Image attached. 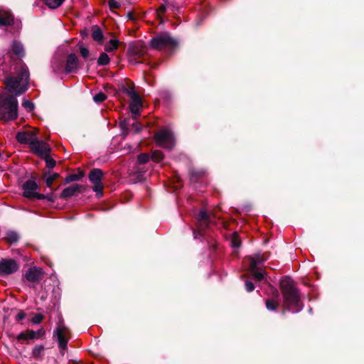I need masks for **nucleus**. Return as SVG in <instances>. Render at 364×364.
<instances>
[{
  "label": "nucleus",
  "mask_w": 364,
  "mask_h": 364,
  "mask_svg": "<svg viewBox=\"0 0 364 364\" xmlns=\"http://www.w3.org/2000/svg\"><path fill=\"white\" fill-rule=\"evenodd\" d=\"M11 53L21 60L24 56V50L23 46L18 42H14L11 48Z\"/></svg>",
  "instance_id": "21"
},
{
  "label": "nucleus",
  "mask_w": 364,
  "mask_h": 364,
  "mask_svg": "<svg viewBox=\"0 0 364 364\" xmlns=\"http://www.w3.org/2000/svg\"><path fill=\"white\" fill-rule=\"evenodd\" d=\"M129 53L131 60H136L142 58L146 53V48L141 43H132L129 47Z\"/></svg>",
  "instance_id": "13"
},
{
  "label": "nucleus",
  "mask_w": 364,
  "mask_h": 364,
  "mask_svg": "<svg viewBox=\"0 0 364 364\" xmlns=\"http://www.w3.org/2000/svg\"><path fill=\"white\" fill-rule=\"evenodd\" d=\"M156 142L159 146L171 149L174 145L173 134L168 129H161L154 136Z\"/></svg>",
  "instance_id": "5"
},
{
  "label": "nucleus",
  "mask_w": 364,
  "mask_h": 364,
  "mask_svg": "<svg viewBox=\"0 0 364 364\" xmlns=\"http://www.w3.org/2000/svg\"><path fill=\"white\" fill-rule=\"evenodd\" d=\"M43 1L49 8L56 9L63 3L64 0H43Z\"/></svg>",
  "instance_id": "27"
},
{
  "label": "nucleus",
  "mask_w": 364,
  "mask_h": 364,
  "mask_svg": "<svg viewBox=\"0 0 364 364\" xmlns=\"http://www.w3.org/2000/svg\"><path fill=\"white\" fill-rule=\"evenodd\" d=\"M18 239L19 236L18 233L14 231L8 232L5 237V240L10 244L16 242L18 240Z\"/></svg>",
  "instance_id": "25"
},
{
  "label": "nucleus",
  "mask_w": 364,
  "mask_h": 364,
  "mask_svg": "<svg viewBox=\"0 0 364 364\" xmlns=\"http://www.w3.org/2000/svg\"><path fill=\"white\" fill-rule=\"evenodd\" d=\"M149 156L146 154H141L138 156V161L139 164H146L148 162Z\"/></svg>",
  "instance_id": "33"
},
{
  "label": "nucleus",
  "mask_w": 364,
  "mask_h": 364,
  "mask_svg": "<svg viewBox=\"0 0 364 364\" xmlns=\"http://www.w3.org/2000/svg\"><path fill=\"white\" fill-rule=\"evenodd\" d=\"M43 275V272L41 268L36 267H31L26 273V278L28 281L35 282L39 281Z\"/></svg>",
  "instance_id": "14"
},
{
  "label": "nucleus",
  "mask_w": 364,
  "mask_h": 364,
  "mask_svg": "<svg viewBox=\"0 0 364 364\" xmlns=\"http://www.w3.org/2000/svg\"><path fill=\"white\" fill-rule=\"evenodd\" d=\"M103 176V172L101 169L95 168L92 169L89 173V179L93 184L92 189L96 193L97 197L100 198L103 195V185L102 183V178Z\"/></svg>",
  "instance_id": "7"
},
{
  "label": "nucleus",
  "mask_w": 364,
  "mask_h": 364,
  "mask_svg": "<svg viewBox=\"0 0 364 364\" xmlns=\"http://www.w3.org/2000/svg\"><path fill=\"white\" fill-rule=\"evenodd\" d=\"M107 96L105 94H104L103 92H99L94 96L93 100L95 102L100 103L105 100Z\"/></svg>",
  "instance_id": "29"
},
{
  "label": "nucleus",
  "mask_w": 364,
  "mask_h": 364,
  "mask_svg": "<svg viewBox=\"0 0 364 364\" xmlns=\"http://www.w3.org/2000/svg\"><path fill=\"white\" fill-rule=\"evenodd\" d=\"M250 262L249 268L250 271H254L257 269V264L262 262L267 259V257L264 255L261 256L259 255L255 256V257H250L247 258Z\"/></svg>",
  "instance_id": "20"
},
{
  "label": "nucleus",
  "mask_w": 364,
  "mask_h": 364,
  "mask_svg": "<svg viewBox=\"0 0 364 364\" xmlns=\"http://www.w3.org/2000/svg\"><path fill=\"white\" fill-rule=\"evenodd\" d=\"M176 45V41L166 33L159 34L151 41V46L153 48L158 50L174 47Z\"/></svg>",
  "instance_id": "4"
},
{
  "label": "nucleus",
  "mask_w": 364,
  "mask_h": 364,
  "mask_svg": "<svg viewBox=\"0 0 364 364\" xmlns=\"http://www.w3.org/2000/svg\"><path fill=\"white\" fill-rule=\"evenodd\" d=\"M163 1H164L165 3L167 1V0H162Z\"/></svg>",
  "instance_id": "44"
},
{
  "label": "nucleus",
  "mask_w": 364,
  "mask_h": 364,
  "mask_svg": "<svg viewBox=\"0 0 364 364\" xmlns=\"http://www.w3.org/2000/svg\"><path fill=\"white\" fill-rule=\"evenodd\" d=\"M29 73L25 65H20L18 76L9 77L5 80L6 89L10 93L19 95L28 89Z\"/></svg>",
  "instance_id": "2"
},
{
  "label": "nucleus",
  "mask_w": 364,
  "mask_h": 364,
  "mask_svg": "<svg viewBox=\"0 0 364 364\" xmlns=\"http://www.w3.org/2000/svg\"><path fill=\"white\" fill-rule=\"evenodd\" d=\"M163 158H164V155H163V153L161 151L156 150V151H154L152 152L151 159L154 161H155L156 162H159L161 160H162Z\"/></svg>",
  "instance_id": "28"
},
{
  "label": "nucleus",
  "mask_w": 364,
  "mask_h": 364,
  "mask_svg": "<svg viewBox=\"0 0 364 364\" xmlns=\"http://www.w3.org/2000/svg\"><path fill=\"white\" fill-rule=\"evenodd\" d=\"M120 44L121 43L119 41L117 38H113L105 44V51L107 53L114 52L118 49Z\"/></svg>",
  "instance_id": "19"
},
{
  "label": "nucleus",
  "mask_w": 364,
  "mask_h": 364,
  "mask_svg": "<svg viewBox=\"0 0 364 364\" xmlns=\"http://www.w3.org/2000/svg\"><path fill=\"white\" fill-rule=\"evenodd\" d=\"M126 93L131 99L129 109L131 112L134 115V118L140 114V111L142 108V102L139 95L135 92L134 87H129L126 89Z\"/></svg>",
  "instance_id": "6"
},
{
  "label": "nucleus",
  "mask_w": 364,
  "mask_h": 364,
  "mask_svg": "<svg viewBox=\"0 0 364 364\" xmlns=\"http://www.w3.org/2000/svg\"><path fill=\"white\" fill-rule=\"evenodd\" d=\"M55 333L58 337L59 347L62 349H65L68 342L70 338V330L63 323H59L56 328Z\"/></svg>",
  "instance_id": "9"
},
{
  "label": "nucleus",
  "mask_w": 364,
  "mask_h": 364,
  "mask_svg": "<svg viewBox=\"0 0 364 364\" xmlns=\"http://www.w3.org/2000/svg\"><path fill=\"white\" fill-rule=\"evenodd\" d=\"M38 186L34 181H27L23 185V196L26 198H36L38 199L44 198V196L36 192Z\"/></svg>",
  "instance_id": "10"
},
{
  "label": "nucleus",
  "mask_w": 364,
  "mask_h": 364,
  "mask_svg": "<svg viewBox=\"0 0 364 364\" xmlns=\"http://www.w3.org/2000/svg\"><path fill=\"white\" fill-rule=\"evenodd\" d=\"M232 245L235 247H238L241 245V241L240 238L238 237V235L235 233L232 235V240H231Z\"/></svg>",
  "instance_id": "30"
},
{
  "label": "nucleus",
  "mask_w": 364,
  "mask_h": 364,
  "mask_svg": "<svg viewBox=\"0 0 364 364\" xmlns=\"http://www.w3.org/2000/svg\"><path fill=\"white\" fill-rule=\"evenodd\" d=\"M108 3L111 9H114L119 7V3L115 0H109Z\"/></svg>",
  "instance_id": "37"
},
{
  "label": "nucleus",
  "mask_w": 364,
  "mask_h": 364,
  "mask_svg": "<svg viewBox=\"0 0 364 364\" xmlns=\"http://www.w3.org/2000/svg\"><path fill=\"white\" fill-rule=\"evenodd\" d=\"M78 60L75 54L68 55L65 66V71L67 73L74 72L77 68Z\"/></svg>",
  "instance_id": "17"
},
{
  "label": "nucleus",
  "mask_w": 364,
  "mask_h": 364,
  "mask_svg": "<svg viewBox=\"0 0 364 364\" xmlns=\"http://www.w3.org/2000/svg\"><path fill=\"white\" fill-rule=\"evenodd\" d=\"M19 264L14 259H2L0 260V276H7L16 272Z\"/></svg>",
  "instance_id": "8"
},
{
  "label": "nucleus",
  "mask_w": 364,
  "mask_h": 364,
  "mask_svg": "<svg viewBox=\"0 0 364 364\" xmlns=\"http://www.w3.org/2000/svg\"><path fill=\"white\" fill-rule=\"evenodd\" d=\"M254 276V278L257 281H261L264 279V274L262 272H259L257 271V269H255L254 271H250Z\"/></svg>",
  "instance_id": "34"
},
{
  "label": "nucleus",
  "mask_w": 364,
  "mask_h": 364,
  "mask_svg": "<svg viewBox=\"0 0 364 364\" xmlns=\"http://www.w3.org/2000/svg\"><path fill=\"white\" fill-rule=\"evenodd\" d=\"M30 147L35 154L41 158L47 156L50 151L49 146L46 143L38 141L36 138L30 145Z\"/></svg>",
  "instance_id": "12"
},
{
  "label": "nucleus",
  "mask_w": 364,
  "mask_h": 364,
  "mask_svg": "<svg viewBox=\"0 0 364 364\" xmlns=\"http://www.w3.org/2000/svg\"><path fill=\"white\" fill-rule=\"evenodd\" d=\"M43 349V347H41V346H38V347H36H36L33 348V353H33V355L34 357L38 356V355L41 354V353L42 352Z\"/></svg>",
  "instance_id": "38"
},
{
  "label": "nucleus",
  "mask_w": 364,
  "mask_h": 364,
  "mask_svg": "<svg viewBox=\"0 0 364 364\" xmlns=\"http://www.w3.org/2000/svg\"><path fill=\"white\" fill-rule=\"evenodd\" d=\"M14 22V18L10 12L0 11V27L11 25Z\"/></svg>",
  "instance_id": "18"
},
{
  "label": "nucleus",
  "mask_w": 364,
  "mask_h": 364,
  "mask_svg": "<svg viewBox=\"0 0 364 364\" xmlns=\"http://www.w3.org/2000/svg\"><path fill=\"white\" fill-rule=\"evenodd\" d=\"M92 38L100 44L103 43L104 35L101 29L97 26L92 27Z\"/></svg>",
  "instance_id": "22"
},
{
  "label": "nucleus",
  "mask_w": 364,
  "mask_h": 364,
  "mask_svg": "<svg viewBox=\"0 0 364 364\" xmlns=\"http://www.w3.org/2000/svg\"><path fill=\"white\" fill-rule=\"evenodd\" d=\"M43 158L45 159L46 163V166L48 168H53L55 166V161L53 159L50 158L49 156V154L47 156L43 157Z\"/></svg>",
  "instance_id": "31"
},
{
  "label": "nucleus",
  "mask_w": 364,
  "mask_h": 364,
  "mask_svg": "<svg viewBox=\"0 0 364 364\" xmlns=\"http://www.w3.org/2000/svg\"><path fill=\"white\" fill-rule=\"evenodd\" d=\"M74 364H79V363H74Z\"/></svg>",
  "instance_id": "45"
},
{
  "label": "nucleus",
  "mask_w": 364,
  "mask_h": 364,
  "mask_svg": "<svg viewBox=\"0 0 364 364\" xmlns=\"http://www.w3.org/2000/svg\"><path fill=\"white\" fill-rule=\"evenodd\" d=\"M18 102L13 95L4 93L0 97V119L4 120L14 119L17 117Z\"/></svg>",
  "instance_id": "3"
},
{
  "label": "nucleus",
  "mask_w": 364,
  "mask_h": 364,
  "mask_svg": "<svg viewBox=\"0 0 364 364\" xmlns=\"http://www.w3.org/2000/svg\"><path fill=\"white\" fill-rule=\"evenodd\" d=\"M198 220V230L200 232L203 231L209 224V217L205 210L200 211L197 216Z\"/></svg>",
  "instance_id": "15"
},
{
  "label": "nucleus",
  "mask_w": 364,
  "mask_h": 364,
  "mask_svg": "<svg viewBox=\"0 0 364 364\" xmlns=\"http://www.w3.org/2000/svg\"><path fill=\"white\" fill-rule=\"evenodd\" d=\"M109 61L110 58L105 52L101 53L97 59V63L99 65H107L109 63Z\"/></svg>",
  "instance_id": "26"
},
{
  "label": "nucleus",
  "mask_w": 364,
  "mask_h": 364,
  "mask_svg": "<svg viewBox=\"0 0 364 364\" xmlns=\"http://www.w3.org/2000/svg\"><path fill=\"white\" fill-rule=\"evenodd\" d=\"M22 105L28 111H32L34 108L33 104L28 100H24L22 103Z\"/></svg>",
  "instance_id": "35"
},
{
  "label": "nucleus",
  "mask_w": 364,
  "mask_h": 364,
  "mask_svg": "<svg viewBox=\"0 0 364 364\" xmlns=\"http://www.w3.org/2000/svg\"><path fill=\"white\" fill-rule=\"evenodd\" d=\"M82 186L79 184H73L66 188H65L60 195L62 198H70L78 193L82 191Z\"/></svg>",
  "instance_id": "16"
},
{
  "label": "nucleus",
  "mask_w": 364,
  "mask_h": 364,
  "mask_svg": "<svg viewBox=\"0 0 364 364\" xmlns=\"http://www.w3.org/2000/svg\"><path fill=\"white\" fill-rule=\"evenodd\" d=\"M280 289L282 294L284 310L299 311L302 309L300 296L294 282L288 277L280 281Z\"/></svg>",
  "instance_id": "1"
},
{
  "label": "nucleus",
  "mask_w": 364,
  "mask_h": 364,
  "mask_svg": "<svg viewBox=\"0 0 364 364\" xmlns=\"http://www.w3.org/2000/svg\"><path fill=\"white\" fill-rule=\"evenodd\" d=\"M278 293L277 291H276V299H267L266 301V307L268 310H270V311H274L276 310L279 306V300H278Z\"/></svg>",
  "instance_id": "24"
},
{
  "label": "nucleus",
  "mask_w": 364,
  "mask_h": 364,
  "mask_svg": "<svg viewBox=\"0 0 364 364\" xmlns=\"http://www.w3.org/2000/svg\"><path fill=\"white\" fill-rule=\"evenodd\" d=\"M59 176L58 173H53L46 178V184L48 186H50L53 181Z\"/></svg>",
  "instance_id": "32"
},
{
  "label": "nucleus",
  "mask_w": 364,
  "mask_h": 364,
  "mask_svg": "<svg viewBox=\"0 0 364 364\" xmlns=\"http://www.w3.org/2000/svg\"><path fill=\"white\" fill-rule=\"evenodd\" d=\"M38 130L35 128H29L24 131L19 132L16 134V139L21 144H29L30 145L36 138Z\"/></svg>",
  "instance_id": "11"
},
{
  "label": "nucleus",
  "mask_w": 364,
  "mask_h": 364,
  "mask_svg": "<svg viewBox=\"0 0 364 364\" xmlns=\"http://www.w3.org/2000/svg\"><path fill=\"white\" fill-rule=\"evenodd\" d=\"M43 318V316L41 314H36L31 318V321L33 323H40Z\"/></svg>",
  "instance_id": "36"
},
{
  "label": "nucleus",
  "mask_w": 364,
  "mask_h": 364,
  "mask_svg": "<svg viewBox=\"0 0 364 364\" xmlns=\"http://www.w3.org/2000/svg\"><path fill=\"white\" fill-rule=\"evenodd\" d=\"M166 10V6L165 4H161L159 8L157 9V15L159 17L161 16V14H164Z\"/></svg>",
  "instance_id": "39"
},
{
  "label": "nucleus",
  "mask_w": 364,
  "mask_h": 364,
  "mask_svg": "<svg viewBox=\"0 0 364 364\" xmlns=\"http://www.w3.org/2000/svg\"><path fill=\"white\" fill-rule=\"evenodd\" d=\"M25 316H26V314L23 311H20L16 315V320L21 321V320L25 318Z\"/></svg>",
  "instance_id": "43"
},
{
  "label": "nucleus",
  "mask_w": 364,
  "mask_h": 364,
  "mask_svg": "<svg viewBox=\"0 0 364 364\" xmlns=\"http://www.w3.org/2000/svg\"><path fill=\"white\" fill-rule=\"evenodd\" d=\"M80 53L83 58H87L89 55V50L86 48L81 47Z\"/></svg>",
  "instance_id": "42"
},
{
  "label": "nucleus",
  "mask_w": 364,
  "mask_h": 364,
  "mask_svg": "<svg viewBox=\"0 0 364 364\" xmlns=\"http://www.w3.org/2000/svg\"><path fill=\"white\" fill-rule=\"evenodd\" d=\"M80 177L77 174H72V175H70L69 176L67 177L66 178V181L67 182H70V181H77V180H79Z\"/></svg>",
  "instance_id": "40"
},
{
  "label": "nucleus",
  "mask_w": 364,
  "mask_h": 364,
  "mask_svg": "<svg viewBox=\"0 0 364 364\" xmlns=\"http://www.w3.org/2000/svg\"><path fill=\"white\" fill-rule=\"evenodd\" d=\"M40 333H37L33 331H27L26 332L21 333L17 336L18 341H26L28 339H33L40 337Z\"/></svg>",
  "instance_id": "23"
},
{
  "label": "nucleus",
  "mask_w": 364,
  "mask_h": 364,
  "mask_svg": "<svg viewBox=\"0 0 364 364\" xmlns=\"http://www.w3.org/2000/svg\"><path fill=\"white\" fill-rule=\"evenodd\" d=\"M246 290L249 292L252 291L255 289V286L252 282H247L245 284Z\"/></svg>",
  "instance_id": "41"
}]
</instances>
